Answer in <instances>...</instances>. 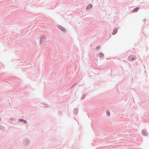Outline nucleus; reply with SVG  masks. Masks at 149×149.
<instances>
[{
  "mask_svg": "<svg viewBox=\"0 0 149 149\" xmlns=\"http://www.w3.org/2000/svg\"><path fill=\"white\" fill-rule=\"evenodd\" d=\"M129 59L131 61H134L136 59V57L134 55H131L129 57Z\"/></svg>",
  "mask_w": 149,
  "mask_h": 149,
  "instance_id": "f257e3e1",
  "label": "nucleus"
},
{
  "mask_svg": "<svg viewBox=\"0 0 149 149\" xmlns=\"http://www.w3.org/2000/svg\"><path fill=\"white\" fill-rule=\"evenodd\" d=\"M117 32V30L116 29H115L113 31V34L114 35L116 34Z\"/></svg>",
  "mask_w": 149,
  "mask_h": 149,
  "instance_id": "f03ea898",
  "label": "nucleus"
},
{
  "mask_svg": "<svg viewBox=\"0 0 149 149\" xmlns=\"http://www.w3.org/2000/svg\"><path fill=\"white\" fill-rule=\"evenodd\" d=\"M138 9V8H135L134 9L132 10V12H136V11H137Z\"/></svg>",
  "mask_w": 149,
  "mask_h": 149,
  "instance_id": "7ed1b4c3",
  "label": "nucleus"
},
{
  "mask_svg": "<svg viewBox=\"0 0 149 149\" xmlns=\"http://www.w3.org/2000/svg\"><path fill=\"white\" fill-rule=\"evenodd\" d=\"M92 7V5L91 4H90L87 7V8H89Z\"/></svg>",
  "mask_w": 149,
  "mask_h": 149,
  "instance_id": "20e7f679",
  "label": "nucleus"
},
{
  "mask_svg": "<svg viewBox=\"0 0 149 149\" xmlns=\"http://www.w3.org/2000/svg\"><path fill=\"white\" fill-rule=\"evenodd\" d=\"M99 56L100 57H103V55L102 54V53H100L99 54Z\"/></svg>",
  "mask_w": 149,
  "mask_h": 149,
  "instance_id": "39448f33",
  "label": "nucleus"
},
{
  "mask_svg": "<svg viewBox=\"0 0 149 149\" xmlns=\"http://www.w3.org/2000/svg\"><path fill=\"white\" fill-rule=\"evenodd\" d=\"M60 28L61 30H63V29H64V28L62 26H61Z\"/></svg>",
  "mask_w": 149,
  "mask_h": 149,
  "instance_id": "423d86ee",
  "label": "nucleus"
},
{
  "mask_svg": "<svg viewBox=\"0 0 149 149\" xmlns=\"http://www.w3.org/2000/svg\"><path fill=\"white\" fill-rule=\"evenodd\" d=\"M107 114L108 116H109L110 114V113L109 112H107Z\"/></svg>",
  "mask_w": 149,
  "mask_h": 149,
  "instance_id": "0eeeda50",
  "label": "nucleus"
},
{
  "mask_svg": "<svg viewBox=\"0 0 149 149\" xmlns=\"http://www.w3.org/2000/svg\"><path fill=\"white\" fill-rule=\"evenodd\" d=\"M26 121L25 120H24V123H26Z\"/></svg>",
  "mask_w": 149,
  "mask_h": 149,
  "instance_id": "6e6552de",
  "label": "nucleus"
}]
</instances>
